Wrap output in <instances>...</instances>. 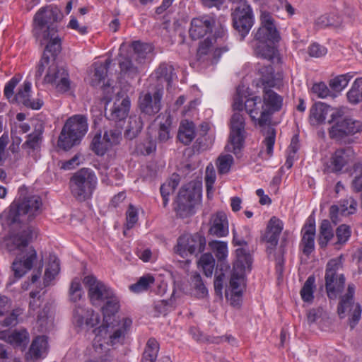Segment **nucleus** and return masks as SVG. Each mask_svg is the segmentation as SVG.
Listing matches in <instances>:
<instances>
[{"instance_id": "obj_3", "label": "nucleus", "mask_w": 362, "mask_h": 362, "mask_svg": "<svg viewBox=\"0 0 362 362\" xmlns=\"http://www.w3.org/2000/svg\"><path fill=\"white\" fill-rule=\"evenodd\" d=\"M259 21V28L252 33L254 39L250 45L256 55L272 59L275 55V45L280 40V35L273 16L264 8L260 9Z\"/></svg>"}, {"instance_id": "obj_48", "label": "nucleus", "mask_w": 362, "mask_h": 362, "mask_svg": "<svg viewBox=\"0 0 362 362\" xmlns=\"http://www.w3.org/2000/svg\"><path fill=\"white\" fill-rule=\"evenodd\" d=\"M119 66L122 76L127 79H132L139 74L138 66L133 64L132 60L126 58L120 60Z\"/></svg>"}, {"instance_id": "obj_42", "label": "nucleus", "mask_w": 362, "mask_h": 362, "mask_svg": "<svg viewBox=\"0 0 362 362\" xmlns=\"http://www.w3.org/2000/svg\"><path fill=\"white\" fill-rule=\"evenodd\" d=\"M155 74L158 79H164L168 83V89L171 87V83L177 78L174 73V68L171 65L162 64L156 69Z\"/></svg>"}, {"instance_id": "obj_59", "label": "nucleus", "mask_w": 362, "mask_h": 362, "mask_svg": "<svg viewBox=\"0 0 362 362\" xmlns=\"http://www.w3.org/2000/svg\"><path fill=\"white\" fill-rule=\"evenodd\" d=\"M351 234V228L346 224L340 225L336 230L337 241L336 244L343 245L346 243Z\"/></svg>"}, {"instance_id": "obj_33", "label": "nucleus", "mask_w": 362, "mask_h": 362, "mask_svg": "<svg viewBox=\"0 0 362 362\" xmlns=\"http://www.w3.org/2000/svg\"><path fill=\"white\" fill-rule=\"evenodd\" d=\"M130 105L131 103L128 97L117 98L111 110L110 119L115 122L123 120L129 113Z\"/></svg>"}, {"instance_id": "obj_20", "label": "nucleus", "mask_w": 362, "mask_h": 362, "mask_svg": "<svg viewBox=\"0 0 362 362\" xmlns=\"http://www.w3.org/2000/svg\"><path fill=\"white\" fill-rule=\"evenodd\" d=\"M336 121V123L330 128L329 134L331 138L340 140L348 134H354L362 129V123L358 120L350 118L342 119Z\"/></svg>"}, {"instance_id": "obj_56", "label": "nucleus", "mask_w": 362, "mask_h": 362, "mask_svg": "<svg viewBox=\"0 0 362 362\" xmlns=\"http://www.w3.org/2000/svg\"><path fill=\"white\" fill-rule=\"evenodd\" d=\"M233 163V158L231 155H221L217 160V168L220 174L228 173Z\"/></svg>"}, {"instance_id": "obj_45", "label": "nucleus", "mask_w": 362, "mask_h": 362, "mask_svg": "<svg viewBox=\"0 0 362 362\" xmlns=\"http://www.w3.org/2000/svg\"><path fill=\"white\" fill-rule=\"evenodd\" d=\"M103 136L107 146L112 151L115 146L119 144L122 140V132L118 128L105 129Z\"/></svg>"}, {"instance_id": "obj_19", "label": "nucleus", "mask_w": 362, "mask_h": 362, "mask_svg": "<svg viewBox=\"0 0 362 362\" xmlns=\"http://www.w3.org/2000/svg\"><path fill=\"white\" fill-rule=\"evenodd\" d=\"M284 227V222L276 216H272L267 225L262 240L267 244V252L272 254L278 245L280 234Z\"/></svg>"}, {"instance_id": "obj_31", "label": "nucleus", "mask_w": 362, "mask_h": 362, "mask_svg": "<svg viewBox=\"0 0 362 362\" xmlns=\"http://www.w3.org/2000/svg\"><path fill=\"white\" fill-rule=\"evenodd\" d=\"M21 231L17 234H13L7 240L6 245L8 246L12 243L17 248L25 246L37 235V231L25 223L20 226Z\"/></svg>"}, {"instance_id": "obj_17", "label": "nucleus", "mask_w": 362, "mask_h": 362, "mask_svg": "<svg viewBox=\"0 0 362 362\" xmlns=\"http://www.w3.org/2000/svg\"><path fill=\"white\" fill-rule=\"evenodd\" d=\"M72 322L81 330H89L100 324V316L92 308L78 304L73 310Z\"/></svg>"}, {"instance_id": "obj_34", "label": "nucleus", "mask_w": 362, "mask_h": 362, "mask_svg": "<svg viewBox=\"0 0 362 362\" xmlns=\"http://www.w3.org/2000/svg\"><path fill=\"white\" fill-rule=\"evenodd\" d=\"M60 272V264L58 257L54 255H50L47 262L45 264L43 284L45 286H49L54 281Z\"/></svg>"}, {"instance_id": "obj_37", "label": "nucleus", "mask_w": 362, "mask_h": 362, "mask_svg": "<svg viewBox=\"0 0 362 362\" xmlns=\"http://www.w3.org/2000/svg\"><path fill=\"white\" fill-rule=\"evenodd\" d=\"M333 228L328 220H323L320 226L317 243L320 248H325L334 238Z\"/></svg>"}, {"instance_id": "obj_24", "label": "nucleus", "mask_w": 362, "mask_h": 362, "mask_svg": "<svg viewBox=\"0 0 362 362\" xmlns=\"http://www.w3.org/2000/svg\"><path fill=\"white\" fill-rule=\"evenodd\" d=\"M315 218L310 216L301 229V241L300 246L304 255L308 256L315 250Z\"/></svg>"}, {"instance_id": "obj_40", "label": "nucleus", "mask_w": 362, "mask_h": 362, "mask_svg": "<svg viewBox=\"0 0 362 362\" xmlns=\"http://www.w3.org/2000/svg\"><path fill=\"white\" fill-rule=\"evenodd\" d=\"M156 121L159 123L158 139L161 142H165L170 138L171 117L170 115H159Z\"/></svg>"}, {"instance_id": "obj_41", "label": "nucleus", "mask_w": 362, "mask_h": 362, "mask_svg": "<svg viewBox=\"0 0 362 362\" xmlns=\"http://www.w3.org/2000/svg\"><path fill=\"white\" fill-rule=\"evenodd\" d=\"M142 128L143 122L141 117L136 115L131 116L124 135L128 139H132L140 133Z\"/></svg>"}, {"instance_id": "obj_14", "label": "nucleus", "mask_w": 362, "mask_h": 362, "mask_svg": "<svg viewBox=\"0 0 362 362\" xmlns=\"http://www.w3.org/2000/svg\"><path fill=\"white\" fill-rule=\"evenodd\" d=\"M232 16L233 27L243 40L255 23L252 8L247 3L243 2L235 9Z\"/></svg>"}, {"instance_id": "obj_15", "label": "nucleus", "mask_w": 362, "mask_h": 362, "mask_svg": "<svg viewBox=\"0 0 362 362\" xmlns=\"http://www.w3.org/2000/svg\"><path fill=\"white\" fill-rule=\"evenodd\" d=\"M245 117L240 111L234 112L230 119V143L228 151L238 154L243 148L245 138Z\"/></svg>"}, {"instance_id": "obj_44", "label": "nucleus", "mask_w": 362, "mask_h": 362, "mask_svg": "<svg viewBox=\"0 0 362 362\" xmlns=\"http://www.w3.org/2000/svg\"><path fill=\"white\" fill-rule=\"evenodd\" d=\"M90 148L95 154L101 156L110 151L100 132L94 135L90 143Z\"/></svg>"}, {"instance_id": "obj_30", "label": "nucleus", "mask_w": 362, "mask_h": 362, "mask_svg": "<svg viewBox=\"0 0 362 362\" xmlns=\"http://www.w3.org/2000/svg\"><path fill=\"white\" fill-rule=\"evenodd\" d=\"M263 140L259 156L262 159H269L273 156L274 146L276 141V130L271 126L264 127L262 130Z\"/></svg>"}, {"instance_id": "obj_2", "label": "nucleus", "mask_w": 362, "mask_h": 362, "mask_svg": "<svg viewBox=\"0 0 362 362\" xmlns=\"http://www.w3.org/2000/svg\"><path fill=\"white\" fill-rule=\"evenodd\" d=\"M257 70V78L254 83L257 87L263 88V99L252 93L249 87L241 84L237 88L232 107L233 110H245L255 125L264 127L270 121L271 115L281 109L283 99L270 89L280 83V78L274 75L273 67L258 64Z\"/></svg>"}, {"instance_id": "obj_18", "label": "nucleus", "mask_w": 362, "mask_h": 362, "mask_svg": "<svg viewBox=\"0 0 362 362\" xmlns=\"http://www.w3.org/2000/svg\"><path fill=\"white\" fill-rule=\"evenodd\" d=\"M341 112L324 103H315L310 110V123L317 126L327 122L332 123L341 118Z\"/></svg>"}, {"instance_id": "obj_47", "label": "nucleus", "mask_w": 362, "mask_h": 362, "mask_svg": "<svg viewBox=\"0 0 362 362\" xmlns=\"http://www.w3.org/2000/svg\"><path fill=\"white\" fill-rule=\"evenodd\" d=\"M155 279L151 274H146L139 278L138 281L129 286V290L135 293L146 291L154 283Z\"/></svg>"}, {"instance_id": "obj_53", "label": "nucleus", "mask_w": 362, "mask_h": 362, "mask_svg": "<svg viewBox=\"0 0 362 362\" xmlns=\"http://www.w3.org/2000/svg\"><path fill=\"white\" fill-rule=\"evenodd\" d=\"M315 279L314 276H310L305 281L301 291L300 296L305 302H311L313 299Z\"/></svg>"}, {"instance_id": "obj_49", "label": "nucleus", "mask_w": 362, "mask_h": 362, "mask_svg": "<svg viewBox=\"0 0 362 362\" xmlns=\"http://www.w3.org/2000/svg\"><path fill=\"white\" fill-rule=\"evenodd\" d=\"M347 98L349 101L353 104L358 103L362 100V78L355 80L347 93Z\"/></svg>"}, {"instance_id": "obj_22", "label": "nucleus", "mask_w": 362, "mask_h": 362, "mask_svg": "<svg viewBox=\"0 0 362 362\" xmlns=\"http://www.w3.org/2000/svg\"><path fill=\"white\" fill-rule=\"evenodd\" d=\"M163 94L162 89L156 90L153 94L151 93H141L139 98V106L141 112L148 115L158 113L161 107Z\"/></svg>"}, {"instance_id": "obj_35", "label": "nucleus", "mask_w": 362, "mask_h": 362, "mask_svg": "<svg viewBox=\"0 0 362 362\" xmlns=\"http://www.w3.org/2000/svg\"><path fill=\"white\" fill-rule=\"evenodd\" d=\"M209 247L215 254L216 257L218 259V264H220L221 269L223 270V267L226 269L229 268V266L226 262L228 255V244L224 241L213 240L209 243Z\"/></svg>"}, {"instance_id": "obj_36", "label": "nucleus", "mask_w": 362, "mask_h": 362, "mask_svg": "<svg viewBox=\"0 0 362 362\" xmlns=\"http://www.w3.org/2000/svg\"><path fill=\"white\" fill-rule=\"evenodd\" d=\"M195 137V126L192 122L184 120L181 122L177 138L185 145L189 144Z\"/></svg>"}, {"instance_id": "obj_8", "label": "nucleus", "mask_w": 362, "mask_h": 362, "mask_svg": "<svg viewBox=\"0 0 362 362\" xmlns=\"http://www.w3.org/2000/svg\"><path fill=\"white\" fill-rule=\"evenodd\" d=\"M227 37L226 30L221 28L213 36L201 42L197 54V60L200 62L216 63L221 54L228 49L224 45Z\"/></svg>"}, {"instance_id": "obj_63", "label": "nucleus", "mask_w": 362, "mask_h": 362, "mask_svg": "<svg viewBox=\"0 0 362 362\" xmlns=\"http://www.w3.org/2000/svg\"><path fill=\"white\" fill-rule=\"evenodd\" d=\"M312 90L320 98H326L330 95L329 89L323 82L315 83Z\"/></svg>"}, {"instance_id": "obj_13", "label": "nucleus", "mask_w": 362, "mask_h": 362, "mask_svg": "<svg viewBox=\"0 0 362 362\" xmlns=\"http://www.w3.org/2000/svg\"><path fill=\"white\" fill-rule=\"evenodd\" d=\"M355 160V152L350 148L336 150L323 163L324 170L327 173H339L348 168Z\"/></svg>"}, {"instance_id": "obj_46", "label": "nucleus", "mask_w": 362, "mask_h": 362, "mask_svg": "<svg viewBox=\"0 0 362 362\" xmlns=\"http://www.w3.org/2000/svg\"><path fill=\"white\" fill-rule=\"evenodd\" d=\"M84 296L81 285V279L75 277L72 279L69 290V299L73 303H78Z\"/></svg>"}, {"instance_id": "obj_9", "label": "nucleus", "mask_w": 362, "mask_h": 362, "mask_svg": "<svg viewBox=\"0 0 362 362\" xmlns=\"http://www.w3.org/2000/svg\"><path fill=\"white\" fill-rule=\"evenodd\" d=\"M42 205L40 197H28L18 204H12L6 218L12 225L28 222L40 213Z\"/></svg>"}, {"instance_id": "obj_52", "label": "nucleus", "mask_w": 362, "mask_h": 362, "mask_svg": "<svg viewBox=\"0 0 362 362\" xmlns=\"http://www.w3.org/2000/svg\"><path fill=\"white\" fill-rule=\"evenodd\" d=\"M193 293L198 298H204L208 294V291L202 282L201 276L195 273L192 278Z\"/></svg>"}, {"instance_id": "obj_6", "label": "nucleus", "mask_w": 362, "mask_h": 362, "mask_svg": "<svg viewBox=\"0 0 362 362\" xmlns=\"http://www.w3.org/2000/svg\"><path fill=\"white\" fill-rule=\"evenodd\" d=\"M42 76L44 83L54 84L58 92L66 93L72 88L67 71L64 68H59L55 60L45 54L40 60L35 73L37 78Z\"/></svg>"}, {"instance_id": "obj_21", "label": "nucleus", "mask_w": 362, "mask_h": 362, "mask_svg": "<svg viewBox=\"0 0 362 362\" xmlns=\"http://www.w3.org/2000/svg\"><path fill=\"white\" fill-rule=\"evenodd\" d=\"M110 59H106L105 61H97L93 64V67L90 69L87 81L93 86H99L101 83L104 86L103 90L105 93H109L113 88H110V84L105 85V80L109 66L111 64Z\"/></svg>"}, {"instance_id": "obj_1", "label": "nucleus", "mask_w": 362, "mask_h": 362, "mask_svg": "<svg viewBox=\"0 0 362 362\" xmlns=\"http://www.w3.org/2000/svg\"><path fill=\"white\" fill-rule=\"evenodd\" d=\"M88 295L93 305H100L103 315V323L94 329L93 346L96 351L103 350L105 346L122 344L130 330L132 320L129 317H116L119 309V300L114 291L93 275H87L83 279Z\"/></svg>"}, {"instance_id": "obj_4", "label": "nucleus", "mask_w": 362, "mask_h": 362, "mask_svg": "<svg viewBox=\"0 0 362 362\" xmlns=\"http://www.w3.org/2000/svg\"><path fill=\"white\" fill-rule=\"evenodd\" d=\"M235 254L229 285L226 290V297L233 306L240 304L245 288V275L250 272L252 263L251 255L245 249H237Z\"/></svg>"}, {"instance_id": "obj_10", "label": "nucleus", "mask_w": 362, "mask_h": 362, "mask_svg": "<svg viewBox=\"0 0 362 362\" xmlns=\"http://www.w3.org/2000/svg\"><path fill=\"white\" fill-rule=\"evenodd\" d=\"M97 183V177L92 170L81 168L71 178L70 188L76 199L85 201L91 197Z\"/></svg>"}, {"instance_id": "obj_54", "label": "nucleus", "mask_w": 362, "mask_h": 362, "mask_svg": "<svg viewBox=\"0 0 362 362\" xmlns=\"http://www.w3.org/2000/svg\"><path fill=\"white\" fill-rule=\"evenodd\" d=\"M132 48L134 52V58L136 60L144 59L147 54L152 51V46L147 43H141L140 42H134Z\"/></svg>"}, {"instance_id": "obj_16", "label": "nucleus", "mask_w": 362, "mask_h": 362, "mask_svg": "<svg viewBox=\"0 0 362 362\" xmlns=\"http://www.w3.org/2000/svg\"><path fill=\"white\" fill-rule=\"evenodd\" d=\"M354 293L355 286L353 284H349L347 293L342 296L338 306V314L341 318H344L346 315L350 316L351 327H354L361 319L362 311L361 305L354 302Z\"/></svg>"}, {"instance_id": "obj_7", "label": "nucleus", "mask_w": 362, "mask_h": 362, "mask_svg": "<svg viewBox=\"0 0 362 362\" xmlns=\"http://www.w3.org/2000/svg\"><path fill=\"white\" fill-rule=\"evenodd\" d=\"M88 130L86 117L75 115L66 121L59 137L58 144L64 150H69L78 144Z\"/></svg>"}, {"instance_id": "obj_28", "label": "nucleus", "mask_w": 362, "mask_h": 362, "mask_svg": "<svg viewBox=\"0 0 362 362\" xmlns=\"http://www.w3.org/2000/svg\"><path fill=\"white\" fill-rule=\"evenodd\" d=\"M357 203L352 199L349 198L341 201L338 205H332L329 209V216L332 221L337 224L341 216H347L353 214L356 211Z\"/></svg>"}, {"instance_id": "obj_55", "label": "nucleus", "mask_w": 362, "mask_h": 362, "mask_svg": "<svg viewBox=\"0 0 362 362\" xmlns=\"http://www.w3.org/2000/svg\"><path fill=\"white\" fill-rule=\"evenodd\" d=\"M42 132V125L41 123H39L37 127H35V132L28 135V138L23 146L32 149L37 148L40 141Z\"/></svg>"}, {"instance_id": "obj_61", "label": "nucleus", "mask_w": 362, "mask_h": 362, "mask_svg": "<svg viewBox=\"0 0 362 362\" xmlns=\"http://www.w3.org/2000/svg\"><path fill=\"white\" fill-rule=\"evenodd\" d=\"M102 175L105 177L102 178L103 182H105L107 184H113L115 182V185L120 184L119 181L122 179V175L118 173L117 170H113L111 169L108 171V169L105 170V172H101Z\"/></svg>"}, {"instance_id": "obj_26", "label": "nucleus", "mask_w": 362, "mask_h": 362, "mask_svg": "<svg viewBox=\"0 0 362 362\" xmlns=\"http://www.w3.org/2000/svg\"><path fill=\"white\" fill-rule=\"evenodd\" d=\"M31 87L32 85L30 82L27 81H24L18 88L15 95V100L18 103H21L27 107L33 110H40L43 105V100L40 98L31 99Z\"/></svg>"}, {"instance_id": "obj_23", "label": "nucleus", "mask_w": 362, "mask_h": 362, "mask_svg": "<svg viewBox=\"0 0 362 362\" xmlns=\"http://www.w3.org/2000/svg\"><path fill=\"white\" fill-rule=\"evenodd\" d=\"M37 259V252L33 247H28L18 256L13 262L14 276L19 279L31 269Z\"/></svg>"}, {"instance_id": "obj_58", "label": "nucleus", "mask_w": 362, "mask_h": 362, "mask_svg": "<svg viewBox=\"0 0 362 362\" xmlns=\"http://www.w3.org/2000/svg\"><path fill=\"white\" fill-rule=\"evenodd\" d=\"M216 180V173L212 165H209L206 168L205 184L207 195L209 197L213 194L214 184Z\"/></svg>"}, {"instance_id": "obj_39", "label": "nucleus", "mask_w": 362, "mask_h": 362, "mask_svg": "<svg viewBox=\"0 0 362 362\" xmlns=\"http://www.w3.org/2000/svg\"><path fill=\"white\" fill-rule=\"evenodd\" d=\"M180 182V176L173 174L170 178L160 187V194L163 200V206H166L169 201V195L177 188Z\"/></svg>"}, {"instance_id": "obj_32", "label": "nucleus", "mask_w": 362, "mask_h": 362, "mask_svg": "<svg viewBox=\"0 0 362 362\" xmlns=\"http://www.w3.org/2000/svg\"><path fill=\"white\" fill-rule=\"evenodd\" d=\"M228 223L227 216L223 212H218L211 219L209 233L212 235L221 238L228 234Z\"/></svg>"}, {"instance_id": "obj_43", "label": "nucleus", "mask_w": 362, "mask_h": 362, "mask_svg": "<svg viewBox=\"0 0 362 362\" xmlns=\"http://www.w3.org/2000/svg\"><path fill=\"white\" fill-rule=\"evenodd\" d=\"M159 350V344L155 339L147 341L141 362H155Z\"/></svg>"}, {"instance_id": "obj_12", "label": "nucleus", "mask_w": 362, "mask_h": 362, "mask_svg": "<svg viewBox=\"0 0 362 362\" xmlns=\"http://www.w3.org/2000/svg\"><path fill=\"white\" fill-rule=\"evenodd\" d=\"M206 245L205 238L198 233L184 234L177 239L175 253L188 262V257L202 252Z\"/></svg>"}, {"instance_id": "obj_29", "label": "nucleus", "mask_w": 362, "mask_h": 362, "mask_svg": "<svg viewBox=\"0 0 362 362\" xmlns=\"http://www.w3.org/2000/svg\"><path fill=\"white\" fill-rule=\"evenodd\" d=\"M49 349L47 337L45 336L36 337L32 341L28 352L26 354V361H34L44 358Z\"/></svg>"}, {"instance_id": "obj_5", "label": "nucleus", "mask_w": 362, "mask_h": 362, "mask_svg": "<svg viewBox=\"0 0 362 362\" xmlns=\"http://www.w3.org/2000/svg\"><path fill=\"white\" fill-rule=\"evenodd\" d=\"M54 18L52 10L41 8L34 17L33 35L41 45L46 44V51L57 54L61 49V39L51 24Z\"/></svg>"}, {"instance_id": "obj_57", "label": "nucleus", "mask_w": 362, "mask_h": 362, "mask_svg": "<svg viewBox=\"0 0 362 362\" xmlns=\"http://www.w3.org/2000/svg\"><path fill=\"white\" fill-rule=\"evenodd\" d=\"M354 179L351 182V188L353 191L359 192H362V165L355 164L354 172L353 173Z\"/></svg>"}, {"instance_id": "obj_11", "label": "nucleus", "mask_w": 362, "mask_h": 362, "mask_svg": "<svg viewBox=\"0 0 362 362\" xmlns=\"http://www.w3.org/2000/svg\"><path fill=\"white\" fill-rule=\"evenodd\" d=\"M342 267L341 257L330 259L325 272V286L329 298H336L345 284V278L339 272Z\"/></svg>"}, {"instance_id": "obj_64", "label": "nucleus", "mask_w": 362, "mask_h": 362, "mask_svg": "<svg viewBox=\"0 0 362 362\" xmlns=\"http://www.w3.org/2000/svg\"><path fill=\"white\" fill-rule=\"evenodd\" d=\"M138 221V210L133 206L129 205L127 211V228L130 229L134 227Z\"/></svg>"}, {"instance_id": "obj_51", "label": "nucleus", "mask_w": 362, "mask_h": 362, "mask_svg": "<svg viewBox=\"0 0 362 362\" xmlns=\"http://www.w3.org/2000/svg\"><path fill=\"white\" fill-rule=\"evenodd\" d=\"M199 266L202 269L206 276H211L215 266V259L211 254L205 253L201 256Z\"/></svg>"}, {"instance_id": "obj_27", "label": "nucleus", "mask_w": 362, "mask_h": 362, "mask_svg": "<svg viewBox=\"0 0 362 362\" xmlns=\"http://www.w3.org/2000/svg\"><path fill=\"white\" fill-rule=\"evenodd\" d=\"M214 20L208 16L194 18L191 21L189 33L192 40H198L211 31Z\"/></svg>"}, {"instance_id": "obj_38", "label": "nucleus", "mask_w": 362, "mask_h": 362, "mask_svg": "<svg viewBox=\"0 0 362 362\" xmlns=\"http://www.w3.org/2000/svg\"><path fill=\"white\" fill-rule=\"evenodd\" d=\"M54 315L50 305H45L37 315V324L40 327V331L44 332L53 326Z\"/></svg>"}, {"instance_id": "obj_50", "label": "nucleus", "mask_w": 362, "mask_h": 362, "mask_svg": "<svg viewBox=\"0 0 362 362\" xmlns=\"http://www.w3.org/2000/svg\"><path fill=\"white\" fill-rule=\"evenodd\" d=\"M353 76L354 74L352 73H346L337 76L329 81V86L335 91H341L347 86Z\"/></svg>"}, {"instance_id": "obj_60", "label": "nucleus", "mask_w": 362, "mask_h": 362, "mask_svg": "<svg viewBox=\"0 0 362 362\" xmlns=\"http://www.w3.org/2000/svg\"><path fill=\"white\" fill-rule=\"evenodd\" d=\"M102 175L105 177L102 178L103 182H105L107 184H113L115 182V185L120 184L119 181L122 179V175L118 173L117 170H113L111 169L108 171V169L105 170V172H101Z\"/></svg>"}, {"instance_id": "obj_62", "label": "nucleus", "mask_w": 362, "mask_h": 362, "mask_svg": "<svg viewBox=\"0 0 362 362\" xmlns=\"http://www.w3.org/2000/svg\"><path fill=\"white\" fill-rule=\"evenodd\" d=\"M156 146L153 141L147 139L136 146V151L143 155H149L156 151Z\"/></svg>"}, {"instance_id": "obj_25", "label": "nucleus", "mask_w": 362, "mask_h": 362, "mask_svg": "<svg viewBox=\"0 0 362 362\" xmlns=\"http://www.w3.org/2000/svg\"><path fill=\"white\" fill-rule=\"evenodd\" d=\"M193 194L192 190L184 187L180 190L174 206L180 216L185 217L193 214V209L195 205Z\"/></svg>"}]
</instances>
